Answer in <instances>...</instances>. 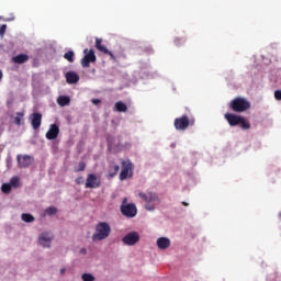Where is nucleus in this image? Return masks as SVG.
<instances>
[{
  "label": "nucleus",
  "mask_w": 281,
  "mask_h": 281,
  "mask_svg": "<svg viewBox=\"0 0 281 281\" xmlns=\"http://www.w3.org/2000/svg\"><path fill=\"white\" fill-rule=\"evenodd\" d=\"M29 60H30V56L26 54H19L18 56L12 58V61H14L15 64H19V65L24 64Z\"/></svg>",
  "instance_id": "18"
},
{
  "label": "nucleus",
  "mask_w": 281,
  "mask_h": 281,
  "mask_svg": "<svg viewBox=\"0 0 281 281\" xmlns=\"http://www.w3.org/2000/svg\"><path fill=\"white\" fill-rule=\"evenodd\" d=\"M53 239H54L53 233H42L38 236V244L42 245L44 248H50Z\"/></svg>",
  "instance_id": "11"
},
{
  "label": "nucleus",
  "mask_w": 281,
  "mask_h": 281,
  "mask_svg": "<svg viewBox=\"0 0 281 281\" xmlns=\"http://www.w3.org/2000/svg\"><path fill=\"white\" fill-rule=\"evenodd\" d=\"M95 48L104 55H109L112 60L116 61L115 55L109 50L108 47L103 46V41L101 38H95Z\"/></svg>",
  "instance_id": "13"
},
{
  "label": "nucleus",
  "mask_w": 281,
  "mask_h": 281,
  "mask_svg": "<svg viewBox=\"0 0 281 281\" xmlns=\"http://www.w3.org/2000/svg\"><path fill=\"white\" fill-rule=\"evenodd\" d=\"M134 164L131 160H122V170L120 173V180H126L128 177H133Z\"/></svg>",
  "instance_id": "6"
},
{
  "label": "nucleus",
  "mask_w": 281,
  "mask_h": 281,
  "mask_svg": "<svg viewBox=\"0 0 281 281\" xmlns=\"http://www.w3.org/2000/svg\"><path fill=\"white\" fill-rule=\"evenodd\" d=\"M120 169L121 167L117 165H114V164L110 165V176L115 177L119 173Z\"/></svg>",
  "instance_id": "23"
},
{
  "label": "nucleus",
  "mask_w": 281,
  "mask_h": 281,
  "mask_svg": "<svg viewBox=\"0 0 281 281\" xmlns=\"http://www.w3.org/2000/svg\"><path fill=\"white\" fill-rule=\"evenodd\" d=\"M115 110L117 112H127L128 108H127V105L124 102L120 101V102L115 103Z\"/></svg>",
  "instance_id": "21"
},
{
  "label": "nucleus",
  "mask_w": 281,
  "mask_h": 281,
  "mask_svg": "<svg viewBox=\"0 0 281 281\" xmlns=\"http://www.w3.org/2000/svg\"><path fill=\"white\" fill-rule=\"evenodd\" d=\"M183 43H186V40H183V38L177 37V38L175 40L176 46H180V45L183 44Z\"/></svg>",
  "instance_id": "30"
},
{
  "label": "nucleus",
  "mask_w": 281,
  "mask_h": 281,
  "mask_svg": "<svg viewBox=\"0 0 281 281\" xmlns=\"http://www.w3.org/2000/svg\"><path fill=\"white\" fill-rule=\"evenodd\" d=\"M81 279L83 281H95V277L93 274H91V273H83L81 276Z\"/></svg>",
  "instance_id": "26"
},
{
  "label": "nucleus",
  "mask_w": 281,
  "mask_h": 281,
  "mask_svg": "<svg viewBox=\"0 0 281 281\" xmlns=\"http://www.w3.org/2000/svg\"><path fill=\"white\" fill-rule=\"evenodd\" d=\"M71 102V99L67 95H60L58 97L57 99V103L60 105V106H66V105H69Z\"/></svg>",
  "instance_id": "19"
},
{
  "label": "nucleus",
  "mask_w": 281,
  "mask_h": 281,
  "mask_svg": "<svg viewBox=\"0 0 281 281\" xmlns=\"http://www.w3.org/2000/svg\"><path fill=\"white\" fill-rule=\"evenodd\" d=\"M139 199L144 203L145 210L153 212L159 204H161V199L159 198V194L153 191H146V192H138Z\"/></svg>",
  "instance_id": "1"
},
{
  "label": "nucleus",
  "mask_w": 281,
  "mask_h": 281,
  "mask_svg": "<svg viewBox=\"0 0 281 281\" xmlns=\"http://www.w3.org/2000/svg\"><path fill=\"white\" fill-rule=\"evenodd\" d=\"M7 29H8L7 24L1 25V27H0V35H4L5 32H7Z\"/></svg>",
  "instance_id": "31"
},
{
  "label": "nucleus",
  "mask_w": 281,
  "mask_h": 281,
  "mask_svg": "<svg viewBox=\"0 0 281 281\" xmlns=\"http://www.w3.org/2000/svg\"><path fill=\"white\" fill-rule=\"evenodd\" d=\"M65 78H66V82L69 85H75L80 81V76L75 71L66 72Z\"/></svg>",
  "instance_id": "16"
},
{
  "label": "nucleus",
  "mask_w": 281,
  "mask_h": 281,
  "mask_svg": "<svg viewBox=\"0 0 281 281\" xmlns=\"http://www.w3.org/2000/svg\"><path fill=\"white\" fill-rule=\"evenodd\" d=\"M64 58L67 59L69 63H74L75 61V52L69 50L68 53H65Z\"/></svg>",
  "instance_id": "24"
},
{
  "label": "nucleus",
  "mask_w": 281,
  "mask_h": 281,
  "mask_svg": "<svg viewBox=\"0 0 281 281\" xmlns=\"http://www.w3.org/2000/svg\"><path fill=\"white\" fill-rule=\"evenodd\" d=\"M87 168V164L81 161L79 162L78 167L75 169L76 172H81V171H85Z\"/></svg>",
  "instance_id": "28"
},
{
  "label": "nucleus",
  "mask_w": 281,
  "mask_h": 281,
  "mask_svg": "<svg viewBox=\"0 0 281 281\" xmlns=\"http://www.w3.org/2000/svg\"><path fill=\"white\" fill-rule=\"evenodd\" d=\"M11 187L18 188L20 186V178L13 177L10 179Z\"/></svg>",
  "instance_id": "27"
},
{
  "label": "nucleus",
  "mask_w": 281,
  "mask_h": 281,
  "mask_svg": "<svg viewBox=\"0 0 281 281\" xmlns=\"http://www.w3.org/2000/svg\"><path fill=\"white\" fill-rule=\"evenodd\" d=\"M16 160L19 168H29L34 162V158L30 155H18Z\"/></svg>",
  "instance_id": "12"
},
{
  "label": "nucleus",
  "mask_w": 281,
  "mask_h": 281,
  "mask_svg": "<svg viewBox=\"0 0 281 281\" xmlns=\"http://www.w3.org/2000/svg\"><path fill=\"white\" fill-rule=\"evenodd\" d=\"M85 57L81 59V66L83 68H89L91 63H95L97 61V55L93 49H88L86 48L83 50Z\"/></svg>",
  "instance_id": "8"
},
{
  "label": "nucleus",
  "mask_w": 281,
  "mask_h": 281,
  "mask_svg": "<svg viewBox=\"0 0 281 281\" xmlns=\"http://www.w3.org/2000/svg\"><path fill=\"white\" fill-rule=\"evenodd\" d=\"M25 113L24 112H18L15 113L13 123L18 126L22 125V121L24 120Z\"/></svg>",
  "instance_id": "20"
},
{
  "label": "nucleus",
  "mask_w": 281,
  "mask_h": 281,
  "mask_svg": "<svg viewBox=\"0 0 281 281\" xmlns=\"http://www.w3.org/2000/svg\"><path fill=\"white\" fill-rule=\"evenodd\" d=\"M80 252L83 254V255H87V249L82 248V249H80Z\"/></svg>",
  "instance_id": "35"
},
{
  "label": "nucleus",
  "mask_w": 281,
  "mask_h": 281,
  "mask_svg": "<svg viewBox=\"0 0 281 281\" xmlns=\"http://www.w3.org/2000/svg\"><path fill=\"white\" fill-rule=\"evenodd\" d=\"M58 212V210L54 206H49L48 209L45 210V213L47 215H55Z\"/></svg>",
  "instance_id": "29"
},
{
  "label": "nucleus",
  "mask_w": 281,
  "mask_h": 281,
  "mask_svg": "<svg viewBox=\"0 0 281 281\" xmlns=\"http://www.w3.org/2000/svg\"><path fill=\"white\" fill-rule=\"evenodd\" d=\"M126 202L127 199L125 198L121 205V213L126 217L133 218L138 213L137 206L135 204H126Z\"/></svg>",
  "instance_id": "7"
},
{
  "label": "nucleus",
  "mask_w": 281,
  "mask_h": 281,
  "mask_svg": "<svg viewBox=\"0 0 281 281\" xmlns=\"http://www.w3.org/2000/svg\"><path fill=\"white\" fill-rule=\"evenodd\" d=\"M182 204H183L184 206H188V203H186V202H182Z\"/></svg>",
  "instance_id": "38"
},
{
  "label": "nucleus",
  "mask_w": 281,
  "mask_h": 281,
  "mask_svg": "<svg viewBox=\"0 0 281 281\" xmlns=\"http://www.w3.org/2000/svg\"><path fill=\"white\" fill-rule=\"evenodd\" d=\"M21 218H22V221L25 222V223H32V222L35 221V217H34L32 214H29V213H23V214L21 215Z\"/></svg>",
  "instance_id": "22"
},
{
  "label": "nucleus",
  "mask_w": 281,
  "mask_h": 281,
  "mask_svg": "<svg viewBox=\"0 0 281 281\" xmlns=\"http://www.w3.org/2000/svg\"><path fill=\"white\" fill-rule=\"evenodd\" d=\"M3 79V72L0 70V81Z\"/></svg>",
  "instance_id": "36"
},
{
  "label": "nucleus",
  "mask_w": 281,
  "mask_h": 281,
  "mask_svg": "<svg viewBox=\"0 0 281 281\" xmlns=\"http://www.w3.org/2000/svg\"><path fill=\"white\" fill-rule=\"evenodd\" d=\"M91 102H92L94 105H99L100 103H102V101L99 100V99H92Z\"/></svg>",
  "instance_id": "34"
},
{
  "label": "nucleus",
  "mask_w": 281,
  "mask_h": 281,
  "mask_svg": "<svg viewBox=\"0 0 281 281\" xmlns=\"http://www.w3.org/2000/svg\"><path fill=\"white\" fill-rule=\"evenodd\" d=\"M101 187V180L98 178L97 175L90 173L87 176L85 188L88 189H95Z\"/></svg>",
  "instance_id": "9"
},
{
  "label": "nucleus",
  "mask_w": 281,
  "mask_h": 281,
  "mask_svg": "<svg viewBox=\"0 0 281 281\" xmlns=\"http://www.w3.org/2000/svg\"><path fill=\"white\" fill-rule=\"evenodd\" d=\"M229 108L237 113H243L250 109V102L245 99V98H235L233 101L229 103Z\"/></svg>",
  "instance_id": "4"
},
{
  "label": "nucleus",
  "mask_w": 281,
  "mask_h": 281,
  "mask_svg": "<svg viewBox=\"0 0 281 281\" xmlns=\"http://www.w3.org/2000/svg\"><path fill=\"white\" fill-rule=\"evenodd\" d=\"M95 232L92 234L93 241H101L108 239L112 233V227L108 222H99L95 225Z\"/></svg>",
  "instance_id": "2"
},
{
  "label": "nucleus",
  "mask_w": 281,
  "mask_h": 281,
  "mask_svg": "<svg viewBox=\"0 0 281 281\" xmlns=\"http://www.w3.org/2000/svg\"><path fill=\"white\" fill-rule=\"evenodd\" d=\"M1 191L5 194H9L12 191V186L10 183H3L1 186Z\"/></svg>",
  "instance_id": "25"
},
{
  "label": "nucleus",
  "mask_w": 281,
  "mask_h": 281,
  "mask_svg": "<svg viewBox=\"0 0 281 281\" xmlns=\"http://www.w3.org/2000/svg\"><path fill=\"white\" fill-rule=\"evenodd\" d=\"M122 241L126 246H134L139 241V234L137 232H131L122 238Z\"/></svg>",
  "instance_id": "10"
},
{
  "label": "nucleus",
  "mask_w": 281,
  "mask_h": 281,
  "mask_svg": "<svg viewBox=\"0 0 281 281\" xmlns=\"http://www.w3.org/2000/svg\"><path fill=\"white\" fill-rule=\"evenodd\" d=\"M30 119L33 130H38L42 126L43 115L41 113H33Z\"/></svg>",
  "instance_id": "14"
},
{
  "label": "nucleus",
  "mask_w": 281,
  "mask_h": 281,
  "mask_svg": "<svg viewBox=\"0 0 281 281\" xmlns=\"http://www.w3.org/2000/svg\"><path fill=\"white\" fill-rule=\"evenodd\" d=\"M194 125V119H189L187 115H182L181 117H177L173 121V126L177 131H186L188 127Z\"/></svg>",
  "instance_id": "5"
},
{
  "label": "nucleus",
  "mask_w": 281,
  "mask_h": 281,
  "mask_svg": "<svg viewBox=\"0 0 281 281\" xmlns=\"http://www.w3.org/2000/svg\"><path fill=\"white\" fill-rule=\"evenodd\" d=\"M65 272H66L65 268L60 269V274H64Z\"/></svg>",
  "instance_id": "37"
},
{
  "label": "nucleus",
  "mask_w": 281,
  "mask_h": 281,
  "mask_svg": "<svg viewBox=\"0 0 281 281\" xmlns=\"http://www.w3.org/2000/svg\"><path fill=\"white\" fill-rule=\"evenodd\" d=\"M225 120L228 122V124L231 126H238L240 125V127L243 130H249L250 128V123L247 121V119L240 116V115H236V114H232V113H226L224 115Z\"/></svg>",
  "instance_id": "3"
},
{
  "label": "nucleus",
  "mask_w": 281,
  "mask_h": 281,
  "mask_svg": "<svg viewBox=\"0 0 281 281\" xmlns=\"http://www.w3.org/2000/svg\"><path fill=\"white\" fill-rule=\"evenodd\" d=\"M157 247L161 250H166L168 249V247L170 246V238L168 237H159L156 241Z\"/></svg>",
  "instance_id": "17"
},
{
  "label": "nucleus",
  "mask_w": 281,
  "mask_h": 281,
  "mask_svg": "<svg viewBox=\"0 0 281 281\" xmlns=\"http://www.w3.org/2000/svg\"><path fill=\"white\" fill-rule=\"evenodd\" d=\"M83 182H85V178L83 177L76 178V183L77 184H82Z\"/></svg>",
  "instance_id": "33"
},
{
  "label": "nucleus",
  "mask_w": 281,
  "mask_h": 281,
  "mask_svg": "<svg viewBox=\"0 0 281 281\" xmlns=\"http://www.w3.org/2000/svg\"><path fill=\"white\" fill-rule=\"evenodd\" d=\"M274 98L278 100V101H281V91L280 90H277L274 92Z\"/></svg>",
  "instance_id": "32"
},
{
  "label": "nucleus",
  "mask_w": 281,
  "mask_h": 281,
  "mask_svg": "<svg viewBox=\"0 0 281 281\" xmlns=\"http://www.w3.org/2000/svg\"><path fill=\"white\" fill-rule=\"evenodd\" d=\"M60 128L57 124H52L49 131L46 133V138L49 140L56 139L59 136Z\"/></svg>",
  "instance_id": "15"
}]
</instances>
